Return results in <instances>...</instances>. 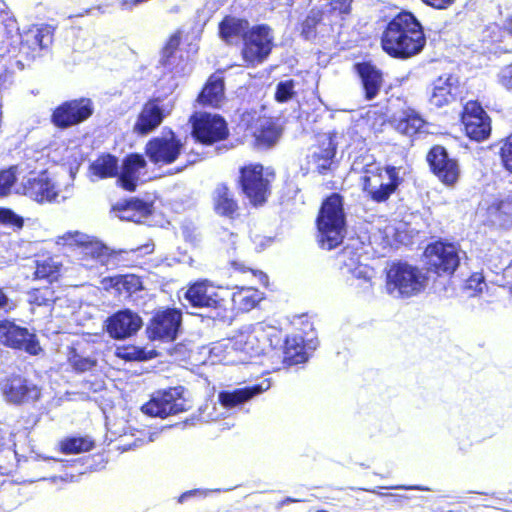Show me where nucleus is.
Instances as JSON below:
<instances>
[{
    "mask_svg": "<svg viewBox=\"0 0 512 512\" xmlns=\"http://www.w3.org/2000/svg\"><path fill=\"white\" fill-rule=\"evenodd\" d=\"M427 160L436 177L446 186H454L460 178L461 170L457 160L450 158L441 146L433 147Z\"/></svg>",
    "mask_w": 512,
    "mask_h": 512,
    "instance_id": "obj_14",
    "label": "nucleus"
},
{
    "mask_svg": "<svg viewBox=\"0 0 512 512\" xmlns=\"http://www.w3.org/2000/svg\"><path fill=\"white\" fill-rule=\"evenodd\" d=\"M462 122L467 136L473 140L482 141L490 135V119L475 101L467 102L464 106Z\"/></svg>",
    "mask_w": 512,
    "mask_h": 512,
    "instance_id": "obj_16",
    "label": "nucleus"
},
{
    "mask_svg": "<svg viewBox=\"0 0 512 512\" xmlns=\"http://www.w3.org/2000/svg\"><path fill=\"white\" fill-rule=\"evenodd\" d=\"M352 0H331L322 13L328 24L341 26L343 16L350 13Z\"/></svg>",
    "mask_w": 512,
    "mask_h": 512,
    "instance_id": "obj_37",
    "label": "nucleus"
},
{
    "mask_svg": "<svg viewBox=\"0 0 512 512\" xmlns=\"http://www.w3.org/2000/svg\"><path fill=\"white\" fill-rule=\"evenodd\" d=\"M21 189L22 194L38 203L59 201V198L62 200L67 198L47 173L29 177L22 184Z\"/></svg>",
    "mask_w": 512,
    "mask_h": 512,
    "instance_id": "obj_12",
    "label": "nucleus"
},
{
    "mask_svg": "<svg viewBox=\"0 0 512 512\" xmlns=\"http://www.w3.org/2000/svg\"><path fill=\"white\" fill-rule=\"evenodd\" d=\"M181 323V314L177 310H166L155 315L148 327L151 339L173 341Z\"/></svg>",
    "mask_w": 512,
    "mask_h": 512,
    "instance_id": "obj_20",
    "label": "nucleus"
},
{
    "mask_svg": "<svg viewBox=\"0 0 512 512\" xmlns=\"http://www.w3.org/2000/svg\"><path fill=\"white\" fill-rule=\"evenodd\" d=\"M5 399L14 404L36 400L40 396L39 388L20 376H13L1 384Z\"/></svg>",
    "mask_w": 512,
    "mask_h": 512,
    "instance_id": "obj_21",
    "label": "nucleus"
},
{
    "mask_svg": "<svg viewBox=\"0 0 512 512\" xmlns=\"http://www.w3.org/2000/svg\"><path fill=\"white\" fill-rule=\"evenodd\" d=\"M321 146L318 151H314L311 155V162L315 165V168L322 173L327 170L332 162V158L335 155V146L333 140L329 136H322L319 140Z\"/></svg>",
    "mask_w": 512,
    "mask_h": 512,
    "instance_id": "obj_33",
    "label": "nucleus"
},
{
    "mask_svg": "<svg viewBox=\"0 0 512 512\" xmlns=\"http://www.w3.org/2000/svg\"><path fill=\"white\" fill-rule=\"evenodd\" d=\"M260 281L266 285L267 284V276L263 273H260Z\"/></svg>",
    "mask_w": 512,
    "mask_h": 512,
    "instance_id": "obj_61",
    "label": "nucleus"
},
{
    "mask_svg": "<svg viewBox=\"0 0 512 512\" xmlns=\"http://www.w3.org/2000/svg\"><path fill=\"white\" fill-rule=\"evenodd\" d=\"M93 113L90 99H79L65 102L57 107L52 114V122L60 128H67L76 125Z\"/></svg>",
    "mask_w": 512,
    "mask_h": 512,
    "instance_id": "obj_15",
    "label": "nucleus"
},
{
    "mask_svg": "<svg viewBox=\"0 0 512 512\" xmlns=\"http://www.w3.org/2000/svg\"><path fill=\"white\" fill-rule=\"evenodd\" d=\"M426 5L435 9H447L455 0H422Z\"/></svg>",
    "mask_w": 512,
    "mask_h": 512,
    "instance_id": "obj_56",
    "label": "nucleus"
},
{
    "mask_svg": "<svg viewBox=\"0 0 512 512\" xmlns=\"http://www.w3.org/2000/svg\"><path fill=\"white\" fill-rule=\"evenodd\" d=\"M294 95V82L287 80L280 82L277 86L275 98L279 102H286L290 100Z\"/></svg>",
    "mask_w": 512,
    "mask_h": 512,
    "instance_id": "obj_50",
    "label": "nucleus"
},
{
    "mask_svg": "<svg viewBox=\"0 0 512 512\" xmlns=\"http://www.w3.org/2000/svg\"><path fill=\"white\" fill-rule=\"evenodd\" d=\"M504 29L512 35V13L508 15L504 21Z\"/></svg>",
    "mask_w": 512,
    "mask_h": 512,
    "instance_id": "obj_59",
    "label": "nucleus"
},
{
    "mask_svg": "<svg viewBox=\"0 0 512 512\" xmlns=\"http://www.w3.org/2000/svg\"><path fill=\"white\" fill-rule=\"evenodd\" d=\"M186 300L195 307L212 309L211 317L227 321L232 319L228 291L215 287L206 280L195 282L185 293Z\"/></svg>",
    "mask_w": 512,
    "mask_h": 512,
    "instance_id": "obj_6",
    "label": "nucleus"
},
{
    "mask_svg": "<svg viewBox=\"0 0 512 512\" xmlns=\"http://www.w3.org/2000/svg\"><path fill=\"white\" fill-rule=\"evenodd\" d=\"M400 488H403V486H401ZM404 489H418V490H423V488L419 487V486H414V487H404Z\"/></svg>",
    "mask_w": 512,
    "mask_h": 512,
    "instance_id": "obj_63",
    "label": "nucleus"
},
{
    "mask_svg": "<svg viewBox=\"0 0 512 512\" xmlns=\"http://www.w3.org/2000/svg\"><path fill=\"white\" fill-rule=\"evenodd\" d=\"M424 256L428 270L439 276L452 275L460 264L459 249L455 244L437 241L429 244Z\"/></svg>",
    "mask_w": 512,
    "mask_h": 512,
    "instance_id": "obj_8",
    "label": "nucleus"
},
{
    "mask_svg": "<svg viewBox=\"0 0 512 512\" xmlns=\"http://www.w3.org/2000/svg\"><path fill=\"white\" fill-rule=\"evenodd\" d=\"M210 492H211V490H203V489H194V490L186 491L180 495L178 502L183 503L188 498H190L192 496L206 497Z\"/></svg>",
    "mask_w": 512,
    "mask_h": 512,
    "instance_id": "obj_55",
    "label": "nucleus"
},
{
    "mask_svg": "<svg viewBox=\"0 0 512 512\" xmlns=\"http://www.w3.org/2000/svg\"><path fill=\"white\" fill-rule=\"evenodd\" d=\"M182 149V144L169 131L160 137H155L146 145V154L150 161L158 165H165L174 162Z\"/></svg>",
    "mask_w": 512,
    "mask_h": 512,
    "instance_id": "obj_13",
    "label": "nucleus"
},
{
    "mask_svg": "<svg viewBox=\"0 0 512 512\" xmlns=\"http://www.w3.org/2000/svg\"><path fill=\"white\" fill-rule=\"evenodd\" d=\"M214 205L216 212L225 216H232L237 210V203L229 189L224 185L216 188Z\"/></svg>",
    "mask_w": 512,
    "mask_h": 512,
    "instance_id": "obj_39",
    "label": "nucleus"
},
{
    "mask_svg": "<svg viewBox=\"0 0 512 512\" xmlns=\"http://www.w3.org/2000/svg\"><path fill=\"white\" fill-rule=\"evenodd\" d=\"M501 158L505 168L512 172V135L507 138L501 147Z\"/></svg>",
    "mask_w": 512,
    "mask_h": 512,
    "instance_id": "obj_52",
    "label": "nucleus"
},
{
    "mask_svg": "<svg viewBox=\"0 0 512 512\" xmlns=\"http://www.w3.org/2000/svg\"><path fill=\"white\" fill-rule=\"evenodd\" d=\"M146 174V161L139 154H131L122 163L118 173L121 186L129 191H134L138 183L143 181Z\"/></svg>",
    "mask_w": 512,
    "mask_h": 512,
    "instance_id": "obj_23",
    "label": "nucleus"
},
{
    "mask_svg": "<svg viewBox=\"0 0 512 512\" xmlns=\"http://www.w3.org/2000/svg\"><path fill=\"white\" fill-rule=\"evenodd\" d=\"M499 81L507 89H512V64L501 70Z\"/></svg>",
    "mask_w": 512,
    "mask_h": 512,
    "instance_id": "obj_54",
    "label": "nucleus"
},
{
    "mask_svg": "<svg viewBox=\"0 0 512 512\" xmlns=\"http://www.w3.org/2000/svg\"><path fill=\"white\" fill-rule=\"evenodd\" d=\"M227 133L226 123L218 115L203 113L194 117L193 134L201 143L212 144L220 141Z\"/></svg>",
    "mask_w": 512,
    "mask_h": 512,
    "instance_id": "obj_17",
    "label": "nucleus"
},
{
    "mask_svg": "<svg viewBox=\"0 0 512 512\" xmlns=\"http://www.w3.org/2000/svg\"><path fill=\"white\" fill-rule=\"evenodd\" d=\"M52 300L50 289H34L28 293V301L38 306L47 305Z\"/></svg>",
    "mask_w": 512,
    "mask_h": 512,
    "instance_id": "obj_48",
    "label": "nucleus"
},
{
    "mask_svg": "<svg viewBox=\"0 0 512 512\" xmlns=\"http://www.w3.org/2000/svg\"><path fill=\"white\" fill-rule=\"evenodd\" d=\"M486 286L484 283V277L480 273H475L470 276V278L466 282L465 288L473 292L472 295L482 292L483 288Z\"/></svg>",
    "mask_w": 512,
    "mask_h": 512,
    "instance_id": "obj_51",
    "label": "nucleus"
},
{
    "mask_svg": "<svg viewBox=\"0 0 512 512\" xmlns=\"http://www.w3.org/2000/svg\"><path fill=\"white\" fill-rule=\"evenodd\" d=\"M254 135L258 145L270 147L280 138L281 130L272 120L263 119Z\"/></svg>",
    "mask_w": 512,
    "mask_h": 512,
    "instance_id": "obj_34",
    "label": "nucleus"
},
{
    "mask_svg": "<svg viewBox=\"0 0 512 512\" xmlns=\"http://www.w3.org/2000/svg\"><path fill=\"white\" fill-rule=\"evenodd\" d=\"M172 107L162 104L159 100L148 101L134 124L133 130L139 135H146L155 130L164 117L171 112Z\"/></svg>",
    "mask_w": 512,
    "mask_h": 512,
    "instance_id": "obj_18",
    "label": "nucleus"
},
{
    "mask_svg": "<svg viewBox=\"0 0 512 512\" xmlns=\"http://www.w3.org/2000/svg\"><path fill=\"white\" fill-rule=\"evenodd\" d=\"M24 220L11 209L0 207V224L10 226L16 229L23 227Z\"/></svg>",
    "mask_w": 512,
    "mask_h": 512,
    "instance_id": "obj_47",
    "label": "nucleus"
},
{
    "mask_svg": "<svg viewBox=\"0 0 512 512\" xmlns=\"http://www.w3.org/2000/svg\"><path fill=\"white\" fill-rule=\"evenodd\" d=\"M400 172L399 167L366 163L361 177L364 192L375 202L386 201L401 182Z\"/></svg>",
    "mask_w": 512,
    "mask_h": 512,
    "instance_id": "obj_5",
    "label": "nucleus"
},
{
    "mask_svg": "<svg viewBox=\"0 0 512 512\" xmlns=\"http://www.w3.org/2000/svg\"><path fill=\"white\" fill-rule=\"evenodd\" d=\"M227 299L230 302L231 315L233 316V309L242 312L252 310L263 299V294L253 287H241L232 294L228 292Z\"/></svg>",
    "mask_w": 512,
    "mask_h": 512,
    "instance_id": "obj_26",
    "label": "nucleus"
},
{
    "mask_svg": "<svg viewBox=\"0 0 512 512\" xmlns=\"http://www.w3.org/2000/svg\"><path fill=\"white\" fill-rule=\"evenodd\" d=\"M93 448V441L88 437H71L60 442V449L65 454L87 452Z\"/></svg>",
    "mask_w": 512,
    "mask_h": 512,
    "instance_id": "obj_43",
    "label": "nucleus"
},
{
    "mask_svg": "<svg viewBox=\"0 0 512 512\" xmlns=\"http://www.w3.org/2000/svg\"><path fill=\"white\" fill-rule=\"evenodd\" d=\"M264 331L261 325L248 326L239 331L234 337L215 344L211 352L227 362H243L245 358H232L234 354L242 353L253 357L263 350Z\"/></svg>",
    "mask_w": 512,
    "mask_h": 512,
    "instance_id": "obj_3",
    "label": "nucleus"
},
{
    "mask_svg": "<svg viewBox=\"0 0 512 512\" xmlns=\"http://www.w3.org/2000/svg\"><path fill=\"white\" fill-rule=\"evenodd\" d=\"M141 325L142 320L136 313L123 310L107 320V332L112 338L124 339L136 333Z\"/></svg>",
    "mask_w": 512,
    "mask_h": 512,
    "instance_id": "obj_22",
    "label": "nucleus"
},
{
    "mask_svg": "<svg viewBox=\"0 0 512 512\" xmlns=\"http://www.w3.org/2000/svg\"><path fill=\"white\" fill-rule=\"evenodd\" d=\"M113 211L121 220L139 223L151 213V205L147 202L133 199L119 202L113 206Z\"/></svg>",
    "mask_w": 512,
    "mask_h": 512,
    "instance_id": "obj_24",
    "label": "nucleus"
},
{
    "mask_svg": "<svg viewBox=\"0 0 512 512\" xmlns=\"http://www.w3.org/2000/svg\"><path fill=\"white\" fill-rule=\"evenodd\" d=\"M17 180L16 167L0 171V197L8 196Z\"/></svg>",
    "mask_w": 512,
    "mask_h": 512,
    "instance_id": "obj_45",
    "label": "nucleus"
},
{
    "mask_svg": "<svg viewBox=\"0 0 512 512\" xmlns=\"http://www.w3.org/2000/svg\"><path fill=\"white\" fill-rule=\"evenodd\" d=\"M357 70L362 79L366 98L369 100L373 99L382 86L383 79L381 72L368 63L358 64Z\"/></svg>",
    "mask_w": 512,
    "mask_h": 512,
    "instance_id": "obj_28",
    "label": "nucleus"
},
{
    "mask_svg": "<svg viewBox=\"0 0 512 512\" xmlns=\"http://www.w3.org/2000/svg\"><path fill=\"white\" fill-rule=\"evenodd\" d=\"M317 227L322 248L331 250L342 242L344 214L342 200L338 194H333L324 201L317 218Z\"/></svg>",
    "mask_w": 512,
    "mask_h": 512,
    "instance_id": "obj_4",
    "label": "nucleus"
},
{
    "mask_svg": "<svg viewBox=\"0 0 512 512\" xmlns=\"http://www.w3.org/2000/svg\"><path fill=\"white\" fill-rule=\"evenodd\" d=\"M248 28V22L245 20L227 17L225 18L219 27L221 38L227 43H232L240 36H244L246 29Z\"/></svg>",
    "mask_w": 512,
    "mask_h": 512,
    "instance_id": "obj_35",
    "label": "nucleus"
},
{
    "mask_svg": "<svg viewBox=\"0 0 512 512\" xmlns=\"http://www.w3.org/2000/svg\"><path fill=\"white\" fill-rule=\"evenodd\" d=\"M69 361L73 368L79 372L91 370L96 364V361L94 359L90 357H83L76 353L69 357Z\"/></svg>",
    "mask_w": 512,
    "mask_h": 512,
    "instance_id": "obj_49",
    "label": "nucleus"
},
{
    "mask_svg": "<svg viewBox=\"0 0 512 512\" xmlns=\"http://www.w3.org/2000/svg\"><path fill=\"white\" fill-rule=\"evenodd\" d=\"M102 285L105 289L114 288L119 293L132 294L142 289V282L136 275H116L104 278Z\"/></svg>",
    "mask_w": 512,
    "mask_h": 512,
    "instance_id": "obj_31",
    "label": "nucleus"
},
{
    "mask_svg": "<svg viewBox=\"0 0 512 512\" xmlns=\"http://www.w3.org/2000/svg\"><path fill=\"white\" fill-rule=\"evenodd\" d=\"M270 388L269 380H263L259 385L253 387H247L243 389H236L234 391L221 392L218 399L221 405L225 408H233L239 404H242L255 395L262 393Z\"/></svg>",
    "mask_w": 512,
    "mask_h": 512,
    "instance_id": "obj_25",
    "label": "nucleus"
},
{
    "mask_svg": "<svg viewBox=\"0 0 512 512\" xmlns=\"http://www.w3.org/2000/svg\"><path fill=\"white\" fill-rule=\"evenodd\" d=\"M504 276L506 279H509L507 283L510 287V290L512 291V264L507 269H505Z\"/></svg>",
    "mask_w": 512,
    "mask_h": 512,
    "instance_id": "obj_60",
    "label": "nucleus"
},
{
    "mask_svg": "<svg viewBox=\"0 0 512 512\" xmlns=\"http://www.w3.org/2000/svg\"><path fill=\"white\" fill-rule=\"evenodd\" d=\"M283 354V362L287 365H296L307 360V354L302 346L301 338H287Z\"/></svg>",
    "mask_w": 512,
    "mask_h": 512,
    "instance_id": "obj_40",
    "label": "nucleus"
},
{
    "mask_svg": "<svg viewBox=\"0 0 512 512\" xmlns=\"http://www.w3.org/2000/svg\"><path fill=\"white\" fill-rule=\"evenodd\" d=\"M0 343L11 348L24 350L31 355H38L41 351L34 333L8 320L0 321Z\"/></svg>",
    "mask_w": 512,
    "mask_h": 512,
    "instance_id": "obj_11",
    "label": "nucleus"
},
{
    "mask_svg": "<svg viewBox=\"0 0 512 512\" xmlns=\"http://www.w3.org/2000/svg\"><path fill=\"white\" fill-rule=\"evenodd\" d=\"M93 176L103 179L118 175V161L112 155H102L97 158L90 166Z\"/></svg>",
    "mask_w": 512,
    "mask_h": 512,
    "instance_id": "obj_36",
    "label": "nucleus"
},
{
    "mask_svg": "<svg viewBox=\"0 0 512 512\" xmlns=\"http://www.w3.org/2000/svg\"><path fill=\"white\" fill-rule=\"evenodd\" d=\"M199 102L212 107H219L224 99V83L221 77L212 76L203 88Z\"/></svg>",
    "mask_w": 512,
    "mask_h": 512,
    "instance_id": "obj_32",
    "label": "nucleus"
},
{
    "mask_svg": "<svg viewBox=\"0 0 512 512\" xmlns=\"http://www.w3.org/2000/svg\"><path fill=\"white\" fill-rule=\"evenodd\" d=\"M205 419H206V421H215L218 419V416H213L211 414H208Z\"/></svg>",
    "mask_w": 512,
    "mask_h": 512,
    "instance_id": "obj_62",
    "label": "nucleus"
},
{
    "mask_svg": "<svg viewBox=\"0 0 512 512\" xmlns=\"http://www.w3.org/2000/svg\"><path fill=\"white\" fill-rule=\"evenodd\" d=\"M88 235L80 233L78 231L66 232L61 236L57 237L56 243L64 246H76L81 248L82 244L87 242Z\"/></svg>",
    "mask_w": 512,
    "mask_h": 512,
    "instance_id": "obj_46",
    "label": "nucleus"
},
{
    "mask_svg": "<svg viewBox=\"0 0 512 512\" xmlns=\"http://www.w3.org/2000/svg\"><path fill=\"white\" fill-rule=\"evenodd\" d=\"M128 4H129V3H128L127 1H125V2L123 3V5H124V6H127Z\"/></svg>",
    "mask_w": 512,
    "mask_h": 512,
    "instance_id": "obj_64",
    "label": "nucleus"
},
{
    "mask_svg": "<svg viewBox=\"0 0 512 512\" xmlns=\"http://www.w3.org/2000/svg\"><path fill=\"white\" fill-rule=\"evenodd\" d=\"M321 20H325L323 14L319 10L312 9L302 23V35L306 39L313 38L316 33V26Z\"/></svg>",
    "mask_w": 512,
    "mask_h": 512,
    "instance_id": "obj_44",
    "label": "nucleus"
},
{
    "mask_svg": "<svg viewBox=\"0 0 512 512\" xmlns=\"http://www.w3.org/2000/svg\"><path fill=\"white\" fill-rule=\"evenodd\" d=\"M52 42V30L49 26H35L29 29L22 42V48L25 46L31 48L34 52L48 47Z\"/></svg>",
    "mask_w": 512,
    "mask_h": 512,
    "instance_id": "obj_30",
    "label": "nucleus"
},
{
    "mask_svg": "<svg viewBox=\"0 0 512 512\" xmlns=\"http://www.w3.org/2000/svg\"><path fill=\"white\" fill-rule=\"evenodd\" d=\"M459 93V80L452 74H444L435 79L429 92V103L442 108L454 102Z\"/></svg>",
    "mask_w": 512,
    "mask_h": 512,
    "instance_id": "obj_19",
    "label": "nucleus"
},
{
    "mask_svg": "<svg viewBox=\"0 0 512 512\" xmlns=\"http://www.w3.org/2000/svg\"><path fill=\"white\" fill-rule=\"evenodd\" d=\"M61 264L55 258H46L37 262L35 276L38 279L56 280L59 276Z\"/></svg>",
    "mask_w": 512,
    "mask_h": 512,
    "instance_id": "obj_41",
    "label": "nucleus"
},
{
    "mask_svg": "<svg viewBox=\"0 0 512 512\" xmlns=\"http://www.w3.org/2000/svg\"><path fill=\"white\" fill-rule=\"evenodd\" d=\"M9 305V298L4 290L0 288V309H4Z\"/></svg>",
    "mask_w": 512,
    "mask_h": 512,
    "instance_id": "obj_58",
    "label": "nucleus"
},
{
    "mask_svg": "<svg viewBox=\"0 0 512 512\" xmlns=\"http://www.w3.org/2000/svg\"><path fill=\"white\" fill-rule=\"evenodd\" d=\"M340 258L343 263L341 267L343 274H351L352 277L365 281H369L372 278L374 273L373 269L367 265L361 264L359 257L351 250H344L340 254Z\"/></svg>",
    "mask_w": 512,
    "mask_h": 512,
    "instance_id": "obj_27",
    "label": "nucleus"
},
{
    "mask_svg": "<svg viewBox=\"0 0 512 512\" xmlns=\"http://www.w3.org/2000/svg\"><path fill=\"white\" fill-rule=\"evenodd\" d=\"M121 356L127 360H144L147 358L145 351L136 347L125 349Z\"/></svg>",
    "mask_w": 512,
    "mask_h": 512,
    "instance_id": "obj_53",
    "label": "nucleus"
},
{
    "mask_svg": "<svg viewBox=\"0 0 512 512\" xmlns=\"http://www.w3.org/2000/svg\"><path fill=\"white\" fill-rule=\"evenodd\" d=\"M272 35L266 26L253 27L244 34L242 58L247 65L262 63L272 49Z\"/></svg>",
    "mask_w": 512,
    "mask_h": 512,
    "instance_id": "obj_9",
    "label": "nucleus"
},
{
    "mask_svg": "<svg viewBox=\"0 0 512 512\" xmlns=\"http://www.w3.org/2000/svg\"><path fill=\"white\" fill-rule=\"evenodd\" d=\"M428 271L407 262L393 263L387 270L386 290L394 297H411L425 290Z\"/></svg>",
    "mask_w": 512,
    "mask_h": 512,
    "instance_id": "obj_2",
    "label": "nucleus"
},
{
    "mask_svg": "<svg viewBox=\"0 0 512 512\" xmlns=\"http://www.w3.org/2000/svg\"><path fill=\"white\" fill-rule=\"evenodd\" d=\"M424 124V120L417 113L408 111L405 112L404 117L399 120L397 129L403 134L412 136L419 132Z\"/></svg>",
    "mask_w": 512,
    "mask_h": 512,
    "instance_id": "obj_42",
    "label": "nucleus"
},
{
    "mask_svg": "<svg viewBox=\"0 0 512 512\" xmlns=\"http://www.w3.org/2000/svg\"><path fill=\"white\" fill-rule=\"evenodd\" d=\"M182 387L171 388L158 392L142 406V411L153 417H167L186 410V401L182 397Z\"/></svg>",
    "mask_w": 512,
    "mask_h": 512,
    "instance_id": "obj_10",
    "label": "nucleus"
},
{
    "mask_svg": "<svg viewBox=\"0 0 512 512\" xmlns=\"http://www.w3.org/2000/svg\"><path fill=\"white\" fill-rule=\"evenodd\" d=\"M180 43V38L177 35L172 36L165 48L161 62L165 67H168L175 74L184 73L187 68V62L182 59V55L177 50Z\"/></svg>",
    "mask_w": 512,
    "mask_h": 512,
    "instance_id": "obj_29",
    "label": "nucleus"
},
{
    "mask_svg": "<svg viewBox=\"0 0 512 512\" xmlns=\"http://www.w3.org/2000/svg\"><path fill=\"white\" fill-rule=\"evenodd\" d=\"M81 254L83 265H90V260L104 264L108 257V248L99 241L91 240L88 236L87 242L81 246Z\"/></svg>",
    "mask_w": 512,
    "mask_h": 512,
    "instance_id": "obj_38",
    "label": "nucleus"
},
{
    "mask_svg": "<svg viewBox=\"0 0 512 512\" xmlns=\"http://www.w3.org/2000/svg\"><path fill=\"white\" fill-rule=\"evenodd\" d=\"M426 43L423 28L410 12H401L387 25L381 38L383 50L395 58H410L422 51Z\"/></svg>",
    "mask_w": 512,
    "mask_h": 512,
    "instance_id": "obj_1",
    "label": "nucleus"
},
{
    "mask_svg": "<svg viewBox=\"0 0 512 512\" xmlns=\"http://www.w3.org/2000/svg\"><path fill=\"white\" fill-rule=\"evenodd\" d=\"M158 435L157 432H152V433H149V436L147 438V440H144V439H138L137 441L134 442L133 446H129L128 448H124V450H128V449H132V448H135V447H139L141 446L143 443H149V442H153L156 438V436Z\"/></svg>",
    "mask_w": 512,
    "mask_h": 512,
    "instance_id": "obj_57",
    "label": "nucleus"
},
{
    "mask_svg": "<svg viewBox=\"0 0 512 512\" xmlns=\"http://www.w3.org/2000/svg\"><path fill=\"white\" fill-rule=\"evenodd\" d=\"M240 182L242 190L254 205L266 201L270 193L269 186L274 179V173L264 170L260 164H251L241 168Z\"/></svg>",
    "mask_w": 512,
    "mask_h": 512,
    "instance_id": "obj_7",
    "label": "nucleus"
}]
</instances>
